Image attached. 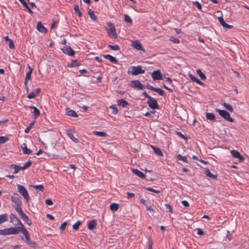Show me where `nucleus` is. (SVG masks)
Masks as SVG:
<instances>
[{"label":"nucleus","mask_w":249,"mask_h":249,"mask_svg":"<svg viewBox=\"0 0 249 249\" xmlns=\"http://www.w3.org/2000/svg\"><path fill=\"white\" fill-rule=\"evenodd\" d=\"M20 197L17 194H15L11 197V201L13 203L12 206L15 208L16 211L21 209V201L20 200Z\"/></svg>","instance_id":"1"},{"label":"nucleus","mask_w":249,"mask_h":249,"mask_svg":"<svg viewBox=\"0 0 249 249\" xmlns=\"http://www.w3.org/2000/svg\"><path fill=\"white\" fill-rule=\"evenodd\" d=\"M145 71L142 69L141 66H132L131 67V70H128L127 73L132 75H137L140 74H143Z\"/></svg>","instance_id":"2"},{"label":"nucleus","mask_w":249,"mask_h":249,"mask_svg":"<svg viewBox=\"0 0 249 249\" xmlns=\"http://www.w3.org/2000/svg\"><path fill=\"white\" fill-rule=\"evenodd\" d=\"M216 111L225 120L228 121L230 122H233L234 121V120L231 117L230 113L227 111L216 108Z\"/></svg>","instance_id":"3"},{"label":"nucleus","mask_w":249,"mask_h":249,"mask_svg":"<svg viewBox=\"0 0 249 249\" xmlns=\"http://www.w3.org/2000/svg\"><path fill=\"white\" fill-rule=\"evenodd\" d=\"M19 214L21 219H22L28 225L30 226L32 224V221L29 219V217L24 213L22 209L16 211Z\"/></svg>","instance_id":"4"},{"label":"nucleus","mask_w":249,"mask_h":249,"mask_svg":"<svg viewBox=\"0 0 249 249\" xmlns=\"http://www.w3.org/2000/svg\"><path fill=\"white\" fill-rule=\"evenodd\" d=\"M19 214L21 219H22L28 225L30 226L32 224V221L29 219V217L24 213L22 209L16 211Z\"/></svg>","instance_id":"5"},{"label":"nucleus","mask_w":249,"mask_h":249,"mask_svg":"<svg viewBox=\"0 0 249 249\" xmlns=\"http://www.w3.org/2000/svg\"><path fill=\"white\" fill-rule=\"evenodd\" d=\"M19 214L21 219H22L28 225L30 226L32 224V221L29 219V217L24 213L22 209L16 211Z\"/></svg>","instance_id":"6"},{"label":"nucleus","mask_w":249,"mask_h":249,"mask_svg":"<svg viewBox=\"0 0 249 249\" xmlns=\"http://www.w3.org/2000/svg\"><path fill=\"white\" fill-rule=\"evenodd\" d=\"M108 27L107 28V33L108 35L113 38H116L117 35L116 33V30L114 26L111 23L108 24Z\"/></svg>","instance_id":"7"},{"label":"nucleus","mask_w":249,"mask_h":249,"mask_svg":"<svg viewBox=\"0 0 249 249\" xmlns=\"http://www.w3.org/2000/svg\"><path fill=\"white\" fill-rule=\"evenodd\" d=\"M10 222L16 226H20L21 224H23L17 216L13 213H11L10 215Z\"/></svg>","instance_id":"8"},{"label":"nucleus","mask_w":249,"mask_h":249,"mask_svg":"<svg viewBox=\"0 0 249 249\" xmlns=\"http://www.w3.org/2000/svg\"><path fill=\"white\" fill-rule=\"evenodd\" d=\"M147 104L149 107L153 109L159 108V106L157 101L156 99L154 98L151 97L150 99H149L147 101Z\"/></svg>","instance_id":"9"},{"label":"nucleus","mask_w":249,"mask_h":249,"mask_svg":"<svg viewBox=\"0 0 249 249\" xmlns=\"http://www.w3.org/2000/svg\"><path fill=\"white\" fill-rule=\"evenodd\" d=\"M18 192L19 194L22 195L25 199L28 202L30 197L28 195V193L26 189V188H18Z\"/></svg>","instance_id":"10"},{"label":"nucleus","mask_w":249,"mask_h":249,"mask_svg":"<svg viewBox=\"0 0 249 249\" xmlns=\"http://www.w3.org/2000/svg\"><path fill=\"white\" fill-rule=\"evenodd\" d=\"M153 79L155 80H160L162 79V75L160 70L154 71L151 74Z\"/></svg>","instance_id":"11"},{"label":"nucleus","mask_w":249,"mask_h":249,"mask_svg":"<svg viewBox=\"0 0 249 249\" xmlns=\"http://www.w3.org/2000/svg\"><path fill=\"white\" fill-rule=\"evenodd\" d=\"M131 87L137 88L139 89L143 90L144 86L141 83L139 80H133L131 81Z\"/></svg>","instance_id":"12"},{"label":"nucleus","mask_w":249,"mask_h":249,"mask_svg":"<svg viewBox=\"0 0 249 249\" xmlns=\"http://www.w3.org/2000/svg\"><path fill=\"white\" fill-rule=\"evenodd\" d=\"M40 88H36L34 91L28 94L27 98L30 99L35 98L40 93Z\"/></svg>","instance_id":"13"},{"label":"nucleus","mask_w":249,"mask_h":249,"mask_svg":"<svg viewBox=\"0 0 249 249\" xmlns=\"http://www.w3.org/2000/svg\"><path fill=\"white\" fill-rule=\"evenodd\" d=\"M64 53L68 54L69 56H72L74 54V51L69 46H67L63 50Z\"/></svg>","instance_id":"14"},{"label":"nucleus","mask_w":249,"mask_h":249,"mask_svg":"<svg viewBox=\"0 0 249 249\" xmlns=\"http://www.w3.org/2000/svg\"><path fill=\"white\" fill-rule=\"evenodd\" d=\"M231 154L232 156L235 158L238 159L240 161H242L244 160V158L242 156H241L240 153L236 150H232L231 151Z\"/></svg>","instance_id":"15"},{"label":"nucleus","mask_w":249,"mask_h":249,"mask_svg":"<svg viewBox=\"0 0 249 249\" xmlns=\"http://www.w3.org/2000/svg\"><path fill=\"white\" fill-rule=\"evenodd\" d=\"M132 46L138 50H142L144 51V49L142 48L141 43L138 41L135 40L132 42Z\"/></svg>","instance_id":"16"},{"label":"nucleus","mask_w":249,"mask_h":249,"mask_svg":"<svg viewBox=\"0 0 249 249\" xmlns=\"http://www.w3.org/2000/svg\"><path fill=\"white\" fill-rule=\"evenodd\" d=\"M218 20L221 24V25L225 28L230 29L232 27L231 25H230L229 24H228L225 22L224 21L223 18L222 17H218Z\"/></svg>","instance_id":"17"},{"label":"nucleus","mask_w":249,"mask_h":249,"mask_svg":"<svg viewBox=\"0 0 249 249\" xmlns=\"http://www.w3.org/2000/svg\"><path fill=\"white\" fill-rule=\"evenodd\" d=\"M97 225V222L96 220H92L89 222L88 225V228L90 230H94Z\"/></svg>","instance_id":"18"},{"label":"nucleus","mask_w":249,"mask_h":249,"mask_svg":"<svg viewBox=\"0 0 249 249\" xmlns=\"http://www.w3.org/2000/svg\"><path fill=\"white\" fill-rule=\"evenodd\" d=\"M66 133L68 137L74 142H77L78 140L77 138H75L73 134L72 131L70 129L66 130Z\"/></svg>","instance_id":"19"},{"label":"nucleus","mask_w":249,"mask_h":249,"mask_svg":"<svg viewBox=\"0 0 249 249\" xmlns=\"http://www.w3.org/2000/svg\"><path fill=\"white\" fill-rule=\"evenodd\" d=\"M132 172L135 175L141 178H145L144 174L138 169H132Z\"/></svg>","instance_id":"20"},{"label":"nucleus","mask_w":249,"mask_h":249,"mask_svg":"<svg viewBox=\"0 0 249 249\" xmlns=\"http://www.w3.org/2000/svg\"><path fill=\"white\" fill-rule=\"evenodd\" d=\"M37 30L41 33H46L47 32L46 29L42 25L41 22H38L36 25Z\"/></svg>","instance_id":"21"},{"label":"nucleus","mask_w":249,"mask_h":249,"mask_svg":"<svg viewBox=\"0 0 249 249\" xmlns=\"http://www.w3.org/2000/svg\"><path fill=\"white\" fill-rule=\"evenodd\" d=\"M189 77L194 82H196L197 84H199V85H203L204 84L201 81H200L197 78H196V76H195L194 75H193L191 73H189L188 74Z\"/></svg>","instance_id":"22"},{"label":"nucleus","mask_w":249,"mask_h":249,"mask_svg":"<svg viewBox=\"0 0 249 249\" xmlns=\"http://www.w3.org/2000/svg\"><path fill=\"white\" fill-rule=\"evenodd\" d=\"M104 57L107 59L109 60L112 63H117L118 62L117 59L115 57L110 54L104 55Z\"/></svg>","instance_id":"23"},{"label":"nucleus","mask_w":249,"mask_h":249,"mask_svg":"<svg viewBox=\"0 0 249 249\" xmlns=\"http://www.w3.org/2000/svg\"><path fill=\"white\" fill-rule=\"evenodd\" d=\"M29 108L34 109L33 115L35 119H36L37 117L39 116L40 111L36 107L31 106L29 107Z\"/></svg>","instance_id":"24"},{"label":"nucleus","mask_w":249,"mask_h":249,"mask_svg":"<svg viewBox=\"0 0 249 249\" xmlns=\"http://www.w3.org/2000/svg\"><path fill=\"white\" fill-rule=\"evenodd\" d=\"M9 234H17L19 231L18 227L17 228H8Z\"/></svg>","instance_id":"25"},{"label":"nucleus","mask_w":249,"mask_h":249,"mask_svg":"<svg viewBox=\"0 0 249 249\" xmlns=\"http://www.w3.org/2000/svg\"><path fill=\"white\" fill-rule=\"evenodd\" d=\"M118 105L123 107H124L127 105H129V103L124 99H120L117 101Z\"/></svg>","instance_id":"26"},{"label":"nucleus","mask_w":249,"mask_h":249,"mask_svg":"<svg viewBox=\"0 0 249 249\" xmlns=\"http://www.w3.org/2000/svg\"><path fill=\"white\" fill-rule=\"evenodd\" d=\"M151 147L152 148L154 152L156 155L160 156H163V153L162 152L160 148L155 147L152 145H151Z\"/></svg>","instance_id":"27"},{"label":"nucleus","mask_w":249,"mask_h":249,"mask_svg":"<svg viewBox=\"0 0 249 249\" xmlns=\"http://www.w3.org/2000/svg\"><path fill=\"white\" fill-rule=\"evenodd\" d=\"M21 148L23 154L29 155L32 153V150L27 148L26 143H23Z\"/></svg>","instance_id":"28"},{"label":"nucleus","mask_w":249,"mask_h":249,"mask_svg":"<svg viewBox=\"0 0 249 249\" xmlns=\"http://www.w3.org/2000/svg\"><path fill=\"white\" fill-rule=\"evenodd\" d=\"M119 204L117 203H111L109 206L110 210L113 212H116L117 211H118V210L119 209Z\"/></svg>","instance_id":"29"},{"label":"nucleus","mask_w":249,"mask_h":249,"mask_svg":"<svg viewBox=\"0 0 249 249\" xmlns=\"http://www.w3.org/2000/svg\"><path fill=\"white\" fill-rule=\"evenodd\" d=\"M10 168H13L14 171L13 174H16L20 170H22V167L16 164H11Z\"/></svg>","instance_id":"30"},{"label":"nucleus","mask_w":249,"mask_h":249,"mask_svg":"<svg viewBox=\"0 0 249 249\" xmlns=\"http://www.w3.org/2000/svg\"><path fill=\"white\" fill-rule=\"evenodd\" d=\"M8 220V215L6 213L1 214L0 215V224L7 221Z\"/></svg>","instance_id":"31"},{"label":"nucleus","mask_w":249,"mask_h":249,"mask_svg":"<svg viewBox=\"0 0 249 249\" xmlns=\"http://www.w3.org/2000/svg\"><path fill=\"white\" fill-rule=\"evenodd\" d=\"M19 229V231H21L24 236L29 235L28 231L24 228L23 224H21L20 226H18Z\"/></svg>","instance_id":"32"},{"label":"nucleus","mask_w":249,"mask_h":249,"mask_svg":"<svg viewBox=\"0 0 249 249\" xmlns=\"http://www.w3.org/2000/svg\"><path fill=\"white\" fill-rule=\"evenodd\" d=\"M28 68L29 69V71L26 73L25 79H26V80H30L31 78V74L33 72V69L29 65H28Z\"/></svg>","instance_id":"33"},{"label":"nucleus","mask_w":249,"mask_h":249,"mask_svg":"<svg viewBox=\"0 0 249 249\" xmlns=\"http://www.w3.org/2000/svg\"><path fill=\"white\" fill-rule=\"evenodd\" d=\"M79 65V63L76 60H73L71 61V63L68 65V67L69 68H72L77 67Z\"/></svg>","instance_id":"34"},{"label":"nucleus","mask_w":249,"mask_h":249,"mask_svg":"<svg viewBox=\"0 0 249 249\" xmlns=\"http://www.w3.org/2000/svg\"><path fill=\"white\" fill-rule=\"evenodd\" d=\"M177 159L179 160H180V161H183L185 163H188L189 161L187 160V158L185 156H182L180 154H178V155L177 156Z\"/></svg>","instance_id":"35"},{"label":"nucleus","mask_w":249,"mask_h":249,"mask_svg":"<svg viewBox=\"0 0 249 249\" xmlns=\"http://www.w3.org/2000/svg\"><path fill=\"white\" fill-rule=\"evenodd\" d=\"M67 114L68 116H71L72 117H77L78 115L76 112L73 110H69L67 112Z\"/></svg>","instance_id":"36"},{"label":"nucleus","mask_w":249,"mask_h":249,"mask_svg":"<svg viewBox=\"0 0 249 249\" xmlns=\"http://www.w3.org/2000/svg\"><path fill=\"white\" fill-rule=\"evenodd\" d=\"M206 118L208 120L210 121H214L215 120V115L214 114L212 113H206Z\"/></svg>","instance_id":"37"},{"label":"nucleus","mask_w":249,"mask_h":249,"mask_svg":"<svg viewBox=\"0 0 249 249\" xmlns=\"http://www.w3.org/2000/svg\"><path fill=\"white\" fill-rule=\"evenodd\" d=\"M224 107L228 110H229L230 112H233V107L231 105H230L229 104L224 103L223 104Z\"/></svg>","instance_id":"38"},{"label":"nucleus","mask_w":249,"mask_h":249,"mask_svg":"<svg viewBox=\"0 0 249 249\" xmlns=\"http://www.w3.org/2000/svg\"><path fill=\"white\" fill-rule=\"evenodd\" d=\"M35 121H33V122L30 123L29 124V125H28V126L25 128V130H24V132L25 133H28L31 129L32 128V127H33V125L34 124H35Z\"/></svg>","instance_id":"39"},{"label":"nucleus","mask_w":249,"mask_h":249,"mask_svg":"<svg viewBox=\"0 0 249 249\" xmlns=\"http://www.w3.org/2000/svg\"><path fill=\"white\" fill-rule=\"evenodd\" d=\"M196 73L200 76L201 79L205 80L206 78L205 75L201 71V70L198 69Z\"/></svg>","instance_id":"40"},{"label":"nucleus","mask_w":249,"mask_h":249,"mask_svg":"<svg viewBox=\"0 0 249 249\" xmlns=\"http://www.w3.org/2000/svg\"><path fill=\"white\" fill-rule=\"evenodd\" d=\"M74 10L75 12L77 14L78 17H81L82 16V13L79 9V7L78 5H74Z\"/></svg>","instance_id":"41"},{"label":"nucleus","mask_w":249,"mask_h":249,"mask_svg":"<svg viewBox=\"0 0 249 249\" xmlns=\"http://www.w3.org/2000/svg\"><path fill=\"white\" fill-rule=\"evenodd\" d=\"M165 209L167 212H169L171 213H173V209L172 206L169 204H164Z\"/></svg>","instance_id":"42"},{"label":"nucleus","mask_w":249,"mask_h":249,"mask_svg":"<svg viewBox=\"0 0 249 249\" xmlns=\"http://www.w3.org/2000/svg\"><path fill=\"white\" fill-rule=\"evenodd\" d=\"M205 174L207 177H209L213 179L216 178V176L213 175L209 170L205 171Z\"/></svg>","instance_id":"43"},{"label":"nucleus","mask_w":249,"mask_h":249,"mask_svg":"<svg viewBox=\"0 0 249 249\" xmlns=\"http://www.w3.org/2000/svg\"><path fill=\"white\" fill-rule=\"evenodd\" d=\"M110 108L112 110V114L116 115L118 112V110L117 108L116 107V106L114 105H111L110 106Z\"/></svg>","instance_id":"44"},{"label":"nucleus","mask_w":249,"mask_h":249,"mask_svg":"<svg viewBox=\"0 0 249 249\" xmlns=\"http://www.w3.org/2000/svg\"><path fill=\"white\" fill-rule=\"evenodd\" d=\"M81 224V222L79 220L77 221L72 226V228L74 230H78L79 229V227Z\"/></svg>","instance_id":"45"},{"label":"nucleus","mask_w":249,"mask_h":249,"mask_svg":"<svg viewBox=\"0 0 249 249\" xmlns=\"http://www.w3.org/2000/svg\"><path fill=\"white\" fill-rule=\"evenodd\" d=\"M8 138L6 136H0V144H3L8 141Z\"/></svg>","instance_id":"46"},{"label":"nucleus","mask_w":249,"mask_h":249,"mask_svg":"<svg viewBox=\"0 0 249 249\" xmlns=\"http://www.w3.org/2000/svg\"><path fill=\"white\" fill-rule=\"evenodd\" d=\"M108 47L112 50L118 51L120 50V47L117 45H109Z\"/></svg>","instance_id":"47"},{"label":"nucleus","mask_w":249,"mask_h":249,"mask_svg":"<svg viewBox=\"0 0 249 249\" xmlns=\"http://www.w3.org/2000/svg\"><path fill=\"white\" fill-rule=\"evenodd\" d=\"M89 13V15L90 17V18L93 20H96V16H95V15L94 14V12L91 11V10H89L88 12Z\"/></svg>","instance_id":"48"},{"label":"nucleus","mask_w":249,"mask_h":249,"mask_svg":"<svg viewBox=\"0 0 249 249\" xmlns=\"http://www.w3.org/2000/svg\"><path fill=\"white\" fill-rule=\"evenodd\" d=\"M32 164V161L30 160H28L23 165L22 167V170H24L29 167Z\"/></svg>","instance_id":"49"},{"label":"nucleus","mask_w":249,"mask_h":249,"mask_svg":"<svg viewBox=\"0 0 249 249\" xmlns=\"http://www.w3.org/2000/svg\"><path fill=\"white\" fill-rule=\"evenodd\" d=\"M94 134L100 137H105L107 135L105 132L102 131H95Z\"/></svg>","instance_id":"50"},{"label":"nucleus","mask_w":249,"mask_h":249,"mask_svg":"<svg viewBox=\"0 0 249 249\" xmlns=\"http://www.w3.org/2000/svg\"><path fill=\"white\" fill-rule=\"evenodd\" d=\"M124 21L126 22L129 23H132V20H131L130 17L128 15H124Z\"/></svg>","instance_id":"51"},{"label":"nucleus","mask_w":249,"mask_h":249,"mask_svg":"<svg viewBox=\"0 0 249 249\" xmlns=\"http://www.w3.org/2000/svg\"><path fill=\"white\" fill-rule=\"evenodd\" d=\"M154 91L158 93L160 95H161V96L163 95L164 93V90H163L162 89H159V88H156Z\"/></svg>","instance_id":"52"},{"label":"nucleus","mask_w":249,"mask_h":249,"mask_svg":"<svg viewBox=\"0 0 249 249\" xmlns=\"http://www.w3.org/2000/svg\"><path fill=\"white\" fill-rule=\"evenodd\" d=\"M193 4L195 5H196V6L197 7V9L199 10H201V9H202V6H201V4L197 1H195V2H193Z\"/></svg>","instance_id":"53"},{"label":"nucleus","mask_w":249,"mask_h":249,"mask_svg":"<svg viewBox=\"0 0 249 249\" xmlns=\"http://www.w3.org/2000/svg\"><path fill=\"white\" fill-rule=\"evenodd\" d=\"M67 224V222H64L61 225L60 227H59V229L60 230L62 231V232L65 229Z\"/></svg>","instance_id":"54"},{"label":"nucleus","mask_w":249,"mask_h":249,"mask_svg":"<svg viewBox=\"0 0 249 249\" xmlns=\"http://www.w3.org/2000/svg\"><path fill=\"white\" fill-rule=\"evenodd\" d=\"M146 188L148 191L152 192L155 193H160L161 192V191L154 189L153 188Z\"/></svg>","instance_id":"55"},{"label":"nucleus","mask_w":249,"mask_h":249,"mask_svg":"<svg viewBox=\"0 0 249 249\" xmlns=\"http://www.w3.org/2000/svg\"><path fill=\"white\" fill-rule=\"evenodd\" d=\"M170 40L171 41H172V42H174L175 43H179V42H180L178 38H176V37H175L174 36L170 37Z\"/></svg>","instance_id":"56"},{"label":"nucleus","mask_w":249,"mask_h":249,"mask_svg":"<svg viewBox=\"0 0 249 249\" xmlns=\"http://www.w3.org/2000/svg\"><path fill=\"white\" fill-rule=\"evenodd\" d=\"M126 194H127V198L128 199H131L135 196V194L133 193L127 192Z\"/></svg>","instance_id":"57"},{"label":"nucleus","mask_w":249,"mask_h":249,"mask_svg":"<svg viewBox=\"0 0 249 249\" xmlns=\"http://www.w3.org/2000/svg\"><path fill=\"white\" fill-rule=\"evenodd\" d=\"M45 202L47 205H52L53 204V201L51 199H47L45 200Z\"/></svg>","instance_id":"58"},{"label":"nucleus","mask_w":249,"mask_h":249,"mask_svg":"<svg viewBox=\"0 0 249 249\" xmlns=\"http://www.w3.org/2000/svg\"><path fill=\"white\" fill-rule=\"evenodd\" d=\"M197 233L199 235H203L204 234V232L201 229H200V228H198L197 229Z\"/></svg>","instance_id":"59"},{"label":"nucleus","mask_w":249,"mask_h":249,"mask_svg":"<svg viewBox=\"0 0 249 249\" xmlns=\"http://www.w3.org/2000/svg\"><path fill=\"white\" fill-rule=\"evenodd\" d=\"M23 5V6L26 8H28V5L25 2V0H18Z\"/></svg>","instance_id":"60"},{"label":"nucleus","mask_w":249,"mask_h":249,"mask_svg":"<svg viewBox=\"0 0 249 249\" xmlns=\"http://www.w3.org/2000/svg\"><path fill=\"white\" fill-rule=\"evenodd\" d=\"M181 203L186 208L188 207L189 206V204L186 200H182L181 201Z\"/></svg>","instance_id":"61"},{"label":"nucleus","mask_w":249,"mask_h":249,"mask_svg":"<svg viewBox=\"0 0 249 249\" xmlns=\"http://www.w3.org/2000/svg\"><path fill=\"white\" fill-rule=\"evenodd\" d=\"M2 235H9V231H8V228L4 229L2 230Z\"/></svg>","instance_id":"62"},{"label":"nucleus","mask_w":249,"mask_h":249,"mask_svg":"<svg viewBox=\"0 0 249 249\" xmlns=\"http://www.w3.org/2000/svg\"><path fill=\"white\" fill-rule=\"evenodd\" d=\"M9 47L11 49H14L15 48V45L14 44V42L13 40L11 39L10 41H9Z\"/></svg>","instance_id":"63"},{"label":"nucleus","mask_w":249,"mask_h":249,"mask_svg":"<svg viewBox=\"0 0 249 249\" xmlns=\"http://www.w3.org/2000/svg\"><path fill=\"white\" fill-rule=\"evenodd\" d=\"M46 217L50 220H54V216L50 214H47L46 215Z\"/></svg>","instance_id":"64"}]
</instances>
